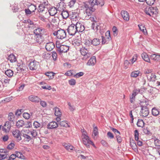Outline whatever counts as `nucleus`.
<instances>
[{
    "instance_id": "30",
    "label": "nucleus",
    "mask_w": 160,
    "mask_h": 160,
    "mask_svg": "<svg viewBox=\"0 0 160 160\" xmlns=\"http://www.w3.org/2000/svg\"><path fill=\"white\" fill-rule=\"evenodd\" d=\"M138 26L140 30L145 35L146 34H147V32L144 25L142 24H139L138 25Z\"/></svg>"
},
{
    "instance_id": "2",
    "label": "nucleus",
    "mask_w": 160,
    "mask_h": 160,
    "mask_svg": "<svg viewBox=\"0 0 160 160\" xmlns=\"http://www.w3.org/2000/svg\"><path fill=\"white\" fill-rule=\"evenodd\" d=\"M53 34L58 39H62L66 37V32L64 29H60L57 31L54 32Z\"/></svg>"
},
{
    "instance_id": "56",
    "label": "nucleus",
    "mask_w": 160,
    "mask_h": 160,
    "mask_svg": "<svg viewBox=\"0 0 160 160\" xmlns=\"http://www.w3.org/2000/svg\"><path fill=\"white\" fill-rule=\"evenodd\" d=\"M134 132V137L135 139L136 140H138L139 139V132L137 130H135Z\"/></svg>"
},
{
    "instance_id": "59",
    "label": "nucleus",
    "mask_w": 160,
    "mask_h": 160,
    "mask_svg": "<svg viewBox=\"0 0 160 160\" xmlns=\"http://www.w3.org/2000/svg\"><path fill=\"white\" fill-rule=\"evenodd\" d=\"M98 129L97 127H96L94 128L93 129V133L92 134V136H96L98 134Z\"/></svg>"
},
{
    "instance_id": "61",
    "label": "nucleus",
    "mask_w": 160,
    "mask_h": 160,
    "mask_svg": "<svg viewBox=\"0 0 160 160\" xmlns=\"http://www.w3.org/2000/svg\"><path fill=\"white\" fill-rule=\"evenodd\" d=\"M68 83L70 85L73 86L76 84V82L75 79H72L68 81Z\"/></svg>"
},
{
    "instance_id": "7",
    "label": "nucleus",
    "mask_w": 160,
    "mask_h": 160,
    "mask_svg": "<svg viewBox=\"0 0 160 160\" xmlns=\"http://www.w3.org/2000/svg\"><path fill=\"white\" fill-rule=\"evenodd\" d=\"M88 2L91 6L90 7L93 8L95 5H99L102 6L104 4L103 0H88Z\"/></svg>"
},
{
    "instance_id": "58",
    "label": "nucleus",
    "mask_w": 160,
    "mask_h": 160,
    "mask_svg": "<svg viewBox=\"0 0 160 160\" xmlns=\"http://www.w3.org/2000/svg\"><path fill=\"white\" fill-rule=\"evenodd\" d=\"M84 74L83 72H80L78 73H77L76 74H74L73 75V77H74L78 78L82 76H83Z\"/></svg>"
},
{
    "instance_id": "53",
    "label": "nucleus",
    "mask_w": 160,
    "mask_h": 160,
    "mask_svg": "<svg viewBox=\"0 0 160 160\" xmlns=\"http://www.w3.org/2000/svg\"><path fill=\"white\" fill-rule=\"evenodd\" d=\"M45 74L48 76L50 78H52L54 75L55 73L52 72H50L46 73Z\"/></svg>"
},
{
    "instance_id": "15",
    "label": "nucleus",
    "mask_w": 160,
    "mask_h": 160,
    "mask_svg": "<svg viewBox=\"0 0 160 160\" xmlns=\"http://www.w3.org/2000/svg\"><path fill=\"white\" fill-rule=\"evenodd\" d=\"M34 42L37 45L40 44L42 42V36L35 35L34 36Z\"/></svg>"
},
{
    "instance_id": "57",
    "label": "nucleus",
    "mask_w": 160,
    "mask_h": 160,
    "mask_svg": "<svg viewBox=\"0 0 160 160\" xmlns=\"http://www.w3.org/2000/svg\"><path fill=\"white\" fill-rule=\"evenodd\" d=\"M140 92V90L139 89H134L132 94V96H133L135 97Z\"/></svg>"
},
{
    "instance_id": "13",
    "label": "nucleus",
    "mask_w": 160,
    "mask_h": 160,
    "mask_svg": "<svg viewBox=\"0 0 160 160\" xmlns=\"http://www.w3.org/2000/svg\"><path fill=\"white\" fill-rule=\"evenodd\" d=\"M45 30L41 28H38L34 30L33 32L35 35L42 36L43 33Z\"/></svg>"
},
{
    "instance_id": "16",
    "label": "nucleus",
    "mask_w": 160,
    "mask_h": 160,
    "mask_svg": "<svg viewBox=\"0 0 160 160\" xmlns=\"http://www.w3.org/2000/svg\"><path fill=\"white\" fill-rule=\"evenodd\" d=\"M148 80L150 82H155L157 79L155 74L154 73H151L147 75Z\"/></svg>"
},
{
    "instance_id": "34",
    "label": "nucleus",
    "mask_w": 160,
    "mask_h": 160,
    "mask_svg": "<svg viewBox=\"0 0 160 160\" xmlns=\"http://www.w3.org/2000/svg\"><path fill=\"white\" fill-rule=\"evenodd\" d=\"M24 124V122L22 120H18L16 123L17 127L18 128H20L22 127Z\"/></svg>"
},
{
    "instance_id": "6",
    "label": "nucleus",
    "mask_w": 160,
    "mask_h": 160,
    "mask_svg": "<svg viewBox=\"0 0 160 160\" xmlns=\"http://www.w3.org/2000/svg\"><path fill=\"white\" fill-rule=\"evenodd\" d=\"M145 104L141 106V108L140 111V115L144 117L147 116L149 114V110L148 107V105L147 104L146 101Z\"/></svg>"
},
{
    "instance_id": "20",
    "label": "nucleus",
    "mask_w": 160,
    "mask_h": 160,
    "mask_svg": "<svg viewBox=\"0 0 160 160\" xmlns=\"http://www.w3.org/2000/svg\"><path fill=\"white\" fill-rule=\"evenodd\" d=\"M62 145L69 152L72 151L74 148V147L69 143H63Z\"/></svg>"
},
{
    "instance_id": "46",
    "label": "nucleus",
    "mask_w": 160,
    "mask_h": 160,
    "mask_svg": "<svg viewBox=\"0 0 160 160\" xmlns=\"http://www.w3.org/2000/svg\"><path fill=\"white\" fill-rule=\"evenodd\" d=\"M98 27H99V26L96 25V24H95V23L93 22L92 23L91 28L94 31H97L98 29Z\"/></svg>"
},
{
    "instance_id": "33",
    "label": "nucleus",
    "mask_w": 160,
    "mask_h": 160,
    "mask_svg": "<svg viewBox=\"0 0 160 160\" xmlns=\"http://www.w3.org/2000/svg\"><path fill=\"white\" fill-rule=\"evenodd\" d=\"M14 116L13 113L10 112L9 113L8 117V120L11 122H13L14 120Z\"/></svg>"
},
{
    "instance_id": "51",
    "label": "nucleus",
    "mask_w": 160,
    "mask_h": 160,
    "mask_svg": "<svg viewBox=\"0 0 160 160\" xmlns=\"http://www.w3.org/2000/svg\"><path fill=\"white\" fill-rule=\"evenodd\" d=\"M68 104L69 106V109L71 111L73 112L75 110V108L73 105H72L71 103L69 102H68Z\"/></svg>"
},
{
    "instance_id": "47",
    "label": "nucleus",
    "mask_w": 160,
    "mask_h": 160,
    "mask_svg": "<svg viewBox=\"0 0 160 160\" xmlns=\"http://www.w3.org/2000/svg\"><path fill=\"white\" fill-rule=\"evenodd\" d=\"M30 132L31 135L33 138H35L37 136V132L35 130H32L30 131Z\"/></svg>"
},
{
    "instance_id": "23",
    "label": "nucleus",
    "mask_w": 160,
    "mask_h": 160,
    "mask_svg": "<svg viewBox=\"0 0 160 160\" xmlns=\"http://www.w3.org/2000/svg\"><path fill=\"white\" fill-rule=\"evenodd\" d=\"M150 9H151V16H153L154 15H156L158 12V9L156 7H150Z\"/></svg>"
},
{
    "instance_id": "35",
    "label": "nucleus",
    "mask_w": 160,
    "mask_h": 160,
    "mask_svg": "<svg viewBox=\"0 0 160 160\" xmlns=\"http://www.w3.org/2000/svg\"><path fill=\"white\" fill-rule=\"evenodd\" d=\"M62 18L64 19L67 18L69 16V13L68 12L66 11L63 10L61 13Z\"/></svg>"
},
{
    "instance_id": "11",
    "label": "nucleus",
    "mask_w": 160,
    "mask_h": 160,
    "mask_svg": "<svg viewBox=\"0 0 160 160\" xmlns=\"http://www.w3.org/2000/svg\"><path fill=\"white\" fill-rule=\"evenodd\" d=\"M12 132L13 136L18 141L21 140V133L19 130L16 129L15 130H13Z\"/></svg>"
},
{
    "instance_id": "25",
    "label": "nucleus",
    "mask_w": 160,
    "mask_h": 160,
    "mask_svg": "<svg viewBox=\"0 0 160 160\" xmlns=\"http://www.w3.org/2000/svg\"><path fill=\"white\" fill-rule=\"evenodd\" d=\"M141 56L142 58L146 62H150V59L146 53L143 52L141 54Z\"/></svg>"
},
{
    "instance_id": "62",
    "label": "nucleus",
    "mask_w": 160,
    "mask_h": 160,
    "mask_svg": "<svg viewBox=\"0 0 160 160\" xmlns=\"http://www.w3.org/2000/svg\"><path fill=\"white\" fill-rule=\"evenodd\" d=\"M15 146V144L13 143H10L7 147V148L9 150H11L13 149Z\"/></svg>"
},
{
    "instance_id": "54",
    "label": "nucleus",
    "mask_w": 160,
    "mask_h": 160,
    "mask_svg": "<svg viewBox=\"0 0 160 160\" xmlns=\"http://www.w3.org/2000/svg\"><path fill=\"white\" fill-rule=\"evenodd\" d=\"M154 144L155 146H157L158 148H160V140L158 139L154 140Z\"/></svg>"
},
{
    "instance_id": "3",
    "label": "nucleus",
    "mask_w": 160,
    "mask_h": 160,
    "mask_svg": "<svg viewBox=\"0 0 160 160\" xmlns=\"http://www.w3.org/2000/svg\"><path fill=\"white\" fill-rule=\"evenodd\" d=\"M59 42H57L56 46L57 48V51L59 54L67 52L69 50V47L60 44Z\"/></svg>"
},
{
    "instance_id": "12",
    "label": "nucleus",
    "mask_w": 160,
    "mask_h": 160,
    "mask_svg": "<svg viewBox=\"0 0 160 160\" xmlns=\"http://www.w3.org/2000/svg\"><path fill=\"white\" fill-rule=\"evenodd\" d=\"M28 100L32 102L35 103H38L40 100V98L38 96L31 95L28 97Z\"/></svg>"
},
{
    "instance_id": "48",
    "label": "nucleus",
    "mask_w": 160,
    "mask_h": 160,
    "mask_svg": "<svg viewBox=\"0 0 160 160\" xmlns=\"http://www.w3.org/2000/svg\"><path fill=\"white\" fill-rule=\"evenodd\" d=\"M45 6L43 4H40L38 6V11L39 12H42L44 10Z\"/></svg>"
},
{
    "instance_id": "1",
    "label": "nucleus",
    "mask_w": 160,
    "mask_h": 160,
    "mask_svg": "<svg viewBox=\"0 0 160 160\" xmlns=\"http://www.w3.org/2000/svg\"><path fill=\"white\" fill-rule=\"evenodd\" d=\"M84 7L86 8L85 12H84V16H85V19L88 20L91 18V20L93 22H96L97 19L95 17H91V15L92 12L95 10V8L92 7H89L87 4L84 5Z\"/></svg>"
},
{
    "instance_id": "18",
    "label": "nucleus",
    "mask_w": 160,
    "mask_h": 160,
    "mask_svg": "<svg viewBox=\"0 0 160 160\" xmlns=\"http://www.w3.org/2000/svg\"><path fill=\"white\" fill-rule=\"evenodd\" d=\"M96 62V58L95 56H93L90 58L87 64L88 66H93L95 65Z\"/></svg>"
},
{
    "instance_id": "55",
    "label": "nucleus",
    "mask_w": 160,
    "mask_h": 160,
    "mask_svg": "<svg viewBox=\"0 0 160 160\" xmlns=\"http://www.w3.org/2000/svg\"><path fill=\"white\" fill-rule=\"evenodd\" d=\"M74 72V70H70V71H67L65 73V75L67 76H72L74 75L73 73Z\"/></svg>"
},
{
    "instance_id": "43",
    "label": "nucleus",
    "mask_w": 160,
    "mask_h": 160,
    "mask_svg": "<svg viewBox=\"0 0 160 160\" xmlns=\"http://www.w3.org/2000/svg\"><path fill=\"white\" fill-rule=\"evenodd\" d=\"M105 38L107 39L108 40H111V38L110 36V32L109 31H107L105 33Z\"/></svg>"
},
{
    "instance_id": "28",
    "label": "nucleus",
    "mask_w": 160,
    "mask_h": 160,
    "mask_svg": "<svg viewBox=\"0 0 160 160\" xmlns=\"http://www.w3.org/2000/svg\"><path fill=\"white\" fill-rule=\"evenodd\" d=\"M141 74L140 71L137 70L132 72L130 76L132 77L136 78Z\"/></svg>"
},
{
    "instance_id": "8",
    "label": "nucleus",
    "mask_w": 160,
    "mask_h": 160,
    "mask_svg": "<svg viewBox=\"0 0 160 160\" xmlns=\"http://www.w3.org/2000/svg\"><path fill=\"white\" fill-rule=\"evenodd\" d=\"M67 30L69 34L72 36L74 35L77 32V29L73 23H72L68 27Z\"/></svg>"
},
{
    "instance_id": "40",
    "label": "nucleus",
    "mask_w": 160,
    "mask_h": 160,
    "mask_svg": "<svg viewBox=\"0 0 160 160\" xmlns=\"http://www.w3.org/2000/svg\"><path fill=\"white\" fill-rule=\"evenodd\" d=\"M59 125L63 127L66 128L67 127H70V126L66 122L64 121L61 122L59 123Z\"/></svg>"
},
{
    "instance_id": "29",
    "label": "nucleus",
    "mask_w": 160,
    "mask_h": 160,
    "mask_svg": "<svg viewBox=\"0 0 160 160\" xmlns=\"http://www.w3.org/2000/svg\"><path fill=\"white\" fill-rule=\"evenodd\" d=\"M8 59L11 62H14L16 61V57L12 54H10L8 57Z\"/></svg>"
},
{
    "instance_id": "41",
    "label": "nucleus",
    "mask_w": 160,
    "mask_h": 160,
    "mask_svg": "<svg viewBox=\"0 0 160 160\" xmlns=\"http://www.w3.org/2000/svg\"><path fill=\"white\" fill-rule=\"evenodd\" d=\"M101 39L102 44H107L110 41V40H108L104 36H101Z\"/></svg>"
},
{
    "instance_id": "49",
    "label": "nucleus",
    "mask_w": 160,
    "mask_h": 160,
    "mask_svg": "<svg viewBox=\"0 0 160 160\" xmlns=\"http://www.w3.org/2000/svg\"><path fill=\"white\" fill-rule=\"evenodd\" d=\"M23 137L24 138V140L26 141H29L32 139L31 137L27 134H23Z\"/></svg>"
},
{
    "instance_id": "44",
    "label": "nucleus",
    "mask_w": 160,
    "mask_h": 160,
    "mask_svg": "<svg viewBox=\"0 0 160 160\" xmlns=\"http://www.w3.org/2000/svg\"><path fill=\"white\" fill-rule=\"evenodd\" d=\"M84 44L86 47H89L92 45L91 40H86L84 41Z\"/></svg>"
},
{
    "instance_id": "64",
    "label": "nucleus",
    "mask_w": 160,
    "mask_h": 160,
    "mask_svg": "<svg viewBox=\"0 0 160 160\" xmlns=\"http://www.w3.org/2000/svg\"><path fill=\"white\" fill-rule=\"evenodd\" d=\"M113 35L115 36L118 35V31L116 27L114 26L112 28Z\"/></svg>"
},
{
    "instance_id": "52",
    "label": "nucleus",
    "mask_w": 160,
    "mask_h": 160,
    "mask_svg": "<svg viewBox=\"0 0 160 160\" xmlns=\"http://www.w3.org/2000/svg\"><path fill=\"white\" fill-rule=\"evenodd\" d=\"M144 122L142 120H138L137 122V125L138 127H142L144 125Z\"/></svg>"
},
{
    "instance_id": "9",
    "label": "nucleus",
    "mask_w": 160,
    "mask_h": 160,
    "mask_svg": "<svg viewBox=\"0 0 160 160\" xmlns=\"http://www.w3.org/2000/svg\"><path fill=\"white\" fill-rule=\"evenodd\" d=\"M30 70H36L39 67V63L38 62L34 60L31 61L28 65Z\"/></svg>"
},
{
    "instance_id": "45",
    "label": "nucleus",
    "mask_w": 160,
    "mask_h": 160,
    "mask_svg": "<svg viewBox=\"0 0 160 160\" xmlns=\"http://www.w3.org/2000/svg\"><path fill=\"white\" fill-rule=\"evenodd\" d=\"M28 8L32 12H35V11L37 8L35 5L31 4V5L29 6Z\"/></svg>"
},
{
    "instance_id": "32",
    "label": "nucleus",
    "mask_w": 160,
    "mask_h": 160,
    "mask_svg": "<svg viewBox=\"0 0 160 160\" xmlns=\"http://www.w3.org/2000/svg\"><path fill=\"white\" fill-rule=\"evenodd\" d=\"M152 113L153 116H157L159 114V112L158 109L154 107L152 109Z\"/></svg>"
},
{
    "instance_id": "60",
    "label": "nucleus",
    "mask_w": 160,
    "mask_h": 160,
    "mask_svg": "<svg viewBox=\"0 0 160 160\" xmlns=\"http://www.w3.org/2000/svg\"><path fill=\"white\" fill-rule=\"evenodd\" d=\"M30 114L28 112H24L23 114V117L26 119H28L30 118Z\"/></svg>"
},
{
    "instance_id": "17",
    "label": "nucleus",
    "mask_w": 160,
    "mask_h": 160,
    "mask_svg": "<svg viewBox=\"0 0 160 160\" xmlns=\"http://www.w3.org/2000/svg\"><path fill=\"white\" fill-rule=\"evenodd\" d=\"M54 44L52 42L47 43L45 46L46 49L48 51H52L54 48Z\"/></svg>"
},
{
    "instance_id": "14",
    "label": "nucleus",
    "mask_w": 160,
    "mask_h": 160,
    "mask_svg": "<svg viewBox=\"0 0 160 160\" xmlns=\"http://www.w3.org/2000/svg\"><path fill=\"white\" fill-rule=\"evenodd\" d=\"M58 126V124L56 122H52L48 124L47 128L48 129H53L57 128Z\"/></svg>"
},
{
    "instance_id": "19",
    "label": "nucleus",
    "mask_w": 160,
    "mask_h": 160,
    "mask_svg": "<svg viewBox=\"0 0 160 160\" xmlns=\"http://www.w3.org/2000/svg\"><path fill=\"white\" fill-rule=\"evenodd\" d=\"M121 15L123 19L128 21L129 20V15L128 12L125 11H122L121 12Z\"/></svg>"
},
{
    "instance_id": "21",
    "label": "nucleus",
    "mask_w": 160,
    "mask_h": 160,
    "mask_svg": "<svg viewBox=\"0 0 160 160\" xmlns=\"http://www.w3.org/2000/svg\"><path fill=\"white\" fill-rule=\"evenodd\" d=\"M18 67L16 68L17 71V72H20L24 71L26 68V67L25 65L20 64L19 65H18Z\"/></svg>"
},
{
    "instance_id": "37",
    "label": "nucleus",
    "mask_w": 160,
    "mask_h": 160,
    "mask_svg": "<svg viewBox=\"0 0 160 160\" xmlns=\"http://www.w3.org/2000/svg\"><path fill=\"white\" fill-rule=\"evenodd\" d=\"M34 128H41L42 127V124L37 121H34L33 123Z\"/></svg>"
},
{
    "instance_id": "24",
    "label": "nucleus",
    "mask_w": 160,
    "mask_h": 160,
    "mask_svg": "<svg viewBox=\"0 0 160 160\" xmlns=\"http://www.w3.org/2000/svg\"><path fill=\"white\" fill-rule=\"evenodd\" d=\"M130 144L131 147L133 150L135 152L138 151L137 146L135 141L134 140H130Z\"/></svg>"
},
{
    "instance_id": "39",
    "label": "nucleus",
    "mask_w": 160,
    "mask_h": 160,
    "mask_svg": "<svg viewBox=\"0 0 160 160\" xmlns=\"http://www.w3.org/2000/svg\"><path fill=\"white\" fill-rule=\"evenodd\" d=\"M4 126H8V128L7 129H5L6 131H8L9 130H10L11 128V123L9 121H6L4 125Z\"/></svg>"
},
{
    "instance_id": "5",
    "label": "nucleus",
    "mask_w": 160,
    "mask_h": 160,
    "mask_svg": "<svg viewBox=\"0 0 160 160\" xmlns=\"http://www.w3.org/2000/svg\"><path fill=\"white\" fill-rule=\"evenodd\" d=\"M88 48H86L85 47H83L80 49V52L81 54L83 56L82 59L83 60H86L89 58L91 56V54L88 52Z\"/></svg>"
},
{
    "instance_id": "63",
    "label": "nucleus",
    "mask_w": 160,
    "mask_h": 160,
    "mask_svg": "<svg viewBox=\"0 0 160 160\" xmlns=\"http://www.w3.org/2000/svg\"><path fill=\"white\" fill-rule=\"evenodd\" d=\"M39 102L40 105L43 108H45L47 106V103L46 102L44 101H42L40 99Z\"/></svg>"
},
{
    "instance_id": "31",
    "label": "nucleus",
    "mask_w": 160,
    "mask_h": 160,
    "mask_svg": "<svg viewBox=\"0 0 160 160\" xmlns=\"http://www.w3.org/2000/svg\"><path fill=\"white\" fill-rule=\"evenodd\" d=\"M55 111V115L56 116L58 117H61L62 114L61 112L59 109L57 107L54 108Z\"/></svg>"
},
{
    "instance_id": "10",
    "label": "nucleus",
    "mask_w": 160,
    "mask_h": 160,
    "mask_svg": "<svg viewBox=\"0 0 160 160\" xmlns=\"http://www.w3.org/2000/svg\"><path fill=\"white\" fill-rule=\"evenodd\" d=\"M77 32H82L85 30L84 26L82 22H78L75 24Z\"/></svg>"
},
{
    "instance_id": "26",
    "label": "nucleus",
    "mask_w": 160,
    "mask_h": 160,
    "mask_svg": "<svg viewBox=\"0 0 160 160\" xmlns=\"http://www.w3.org/2000/svg\"><path fill=\"white\" fill-rule=\"evenodd\" d=\"M151 58L154 61H158L160 60V55L155 54H152L151 55Z\"/></svg>"
},
{
    "instance_id": "50",
    "label": "nucleus",
    "mask_w": 160,
    "mask_h": 160,
    "mask_svg": "<svg viewBox=\"0 0 160 160\" xmlns=\"http://www.w3.org/2000/svg\"><path fill=\"white\" fill-rule=\"evenodd\" d=\"M143 132L146 134L150 135L151 134L149 129L147 128H144L143 129Z\"/></svg>"
},
{
    "instance_id": "38",
    "label": "nucleus",
    "mask_w": 160,
    "mask_h": 160,
    "mask_svg": "<svg viewBox=\"0 0 160 160\" xmlns=\"http://www.w3.org/2000/svg\"><path fill=\"white\" fill-rule=\"evenodd\" d=\"M15 153L16 154V157L18 158L23 159L24 158V156L23 155L21 152H15Z\"/></svg>"
},
{
    "instance_id": "27",
    "label": "nucleus",
    "mask_w": 160,
    "mask_h": 160,
    "mask_svg": "<svg viewBox=\"0 0 160 160\" xmlns=\"http://www.w3.org/2000/svg\"><path fill=\"white\" fill-rule=\"evenodd\" d=\"M57 9L55 8H52L48 11L50 15L51 16L55 15L57 13Z\"/></svg>"
},
{
    "instance_id": "36",
    "label": "nucleus",
    "mask_w": 160,
    "mask_h": 160,
    "mask_svg": "<svg viewBox=\"0 0 160 160\" xmlns=\"http://www.w3.org/2000/svg\"><path fill=\"white\" fill-rule=\"evenodd\" d=\"M5 73L7 76L9 77H10L12 76L13 72L12 70L8 69L5 71Z\"/></svg>"
},
{
    "instance_id": "22",
    "label": "nucleus",
    "mask_w": 160,
    "mask_h": 160,
    "mask_svg": "<svg viewBox=\"0 0 160 160\" xmlns=\"http://www.w3.org/2000/svg\"><path fill=\"white\" fill-rule=\"evenodd\" d=\"M92 45L93 46H97L99 45L101 42V39L95 38L91 40Z\"/></svg>"
},
{
    "instance_id": "4",
    "label": "nucleus",
    "mask_w": 160,
    "mask_h": 160,
    "mask_svg": "<svg viewBox=\"0 0 160 160\" xmlns=\"http://www.w3.org/2000/svg\"><path fill=\"white\" fill-rule=\"evenodd\" d=\"M82 138L83 143L87 147L89 148L90 144L95 147L94 144L92 141L89 139V137L87 135H86L84 133L82 134Z\"/></svg>"
},
{
    "instance_id": "42",
    "label": "nucleus",
    "mask_w": 160,
    "mask_h": 160,
    "mask_svg": "<svg viewBox=\"0 0 160 160\" xmlns=\"http://www.w3.org/2000/svg\"><path fill=\"white\" fill-rule=\"evenodd\" d=\"M144 12L147 14L149 15L150 16L152 17L151 14V13L152 11L150 7L149 8H146L144 10Z\"/></svg>"
}]
</instances>
